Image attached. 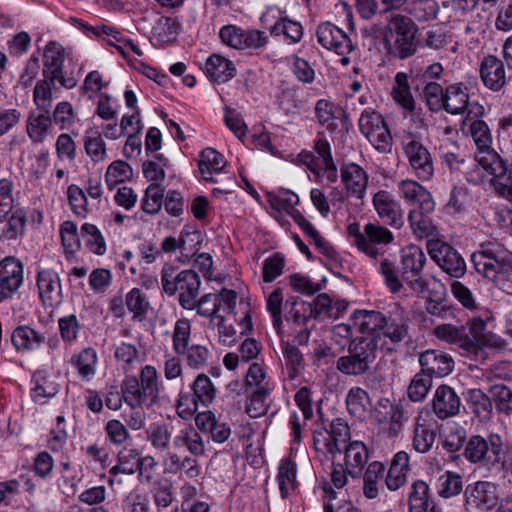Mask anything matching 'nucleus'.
I'll list each match as a JSON object with an SVG mask.
<instances>
[{
    "instance_id": "4",
    "label": "nucleus",
    "mask_w": 512,
    "mask_h": 512,
    "mask_svg": "<svg viewBox=\"0 0 512 512\" xmlns=\"http://www.w3.org/2000/svg\"><path fill=\"white\" fill-rule=\"evenodd\" d=\"M201 280L192 269H178L166 263L161 269V287L168 296L178 295L179 305L186 310L195 309V299L200 291Z\"/></svg>"
},
{
    "instance_id": "36",
    "label": "nucleus",
    "mask_w": 512,
    "mask_h": 512,
    "mask_svg": "<svg viewBox=\"0 0 512 512\" xmlns=\"http://www.w3.org/2000/svg\"><path fill=\"white\" fill-rule=\"evenodd\" d=\"M435 439V429L426 419L419 416L413 431V449L419 453H427L435 443Z\"/></svg>"
},
{
    "instance_id": "16",
    "label": "nucleus",
    "mask_w": 512,
    "mask_h": 512,
    "mask_svg": "<svg viewBox=\"0 0 512 512\" xmlns=\"http://www.w3.org/2000/svg\"><path fill=\"white\" fill-rule=\"evenodd\" d=\"M479 74L484 86L493 92H500L508 82L505 63L492 54L484 56L481 60Z\"/></svg>"
},
{
    "instance_id": "28",
    "label": "nucleus",
    "mask_w": 512,
    "mask_h": 512,
    "mask_svg": "<svg viewBox=\"0 0 512 512\" xmlns=\"http://www.w3.org/2000/svg\"><path fill=\"white\" fill-rule=\"evenodd\" d=\"M53 130L52 119L46 112H30L26 120V132L32 143H43Z\"/></svg>"
},
{
    "instance_id": "23",
    "label": "nucleus",
    "mask_w": 512,
    "mask_h": 512,
    "mask_svg": "<svg viewBox=\"0 0 512 512\" xmlns=\"http://www.w3.org/2000/svg\"><path fill=\"white\" fill-rule=\"evenodd\" d=\"M351 321H353L354 328L363 337H371L376 342V338L381 336L383 325L386 324V316L378 311L360 310L354 312Z\"/></svg>"
},
{
    "instance_id": "15",
    "label": "nucleus",
    "mask_w": 512,
    "mask_h": 512,
    "mask_svg": "<svg viewBox=\"0 0 512 512\" xmlns=\"http://www.w3.org/2000/svg\"><path fill=\"white\" fill-rule=\"evenodd\" d=\"M316 36L320 45L338 55H347L354 50L353 42L348 34L331 22L318 25Z\"/></svg>"
},
{
    "instance_id": "34",
    "label": "nucleus",
    "mask_w": 512,
    "mask_h": 512,
    "mask_svg": "<svg viewBox=\"0 0 512 512\" xmlns=\"http://www.w3.org/2000/svg\"><path fill=\"white\" fill-rule=\"evenodd\" d=\"M31 397L36 403H44L47 398L59 392V386L45 371H36L32 377Z\"/></svg>"
},
{
    "instance_id": "38",
    "label": "nucleus",
    "mask_w": 512,
    "mask_h": 512,
    "mask_svg": "<svg viewBox=\"0 0 512 512\" xmlns=\"http://www.w3.org/2000/svg\"><path fill=\"white\" fill-rule=\"evenodd\" d=\"M198 165L202 178L205 181H213L212 174L221 172L226 165V160L220 152L207 147L201 152Z\"/></svg>"
},
{
    "instance_id": "45",
    "label": "nucleus",
    "mask_w": 512,
    "mask_h": 512,
    "mask_svg": "<svg viewBox=\"0 0 512 512\" xmlns=\"http://www.w3.org/2000/svg\"><path fill=\"white\" fill-rule=\"evenodd\" d=\"M140 453L137 449L132 447H124L118 453V462L110 468V475L134 474L138 471Z\"/></svg>"
},
{
    "instance_id": "13",
    "label": "nucleus",
    "mask_w": 512,
    "mask_h": 512,
    "mask_svg": "<svg viewBox=\"0 0 512 512\" xmlns=\"http://www.w3.org/2000/svg\"><path fill=\"white\" fill-rule=\"evenodd\" d=\"M64 52L62 47L50 42L43 54V76L50 80H57L61 87L72 89L77 85V79L73 76H65L63 72Z\"/></svg>"
},
{
    "instance_id": "42",
    "label": "nucleus",
    "mask_w": 512,
    "mask_h": 512,
    "mask_svg": "<svg viewBox=\"0 0 512 512\" xmlns=\"http://www.w3.org/2000/svg\"><path fill=\"white\" fill-rule=\"evenodd\" d=\"M430 213L420 208H414L408 214L411 229L416 237L420 239L431 237L435 233L436 227L429 217Z\"/></svg>"
},
{
    "instance_id": "30",
    "label": "nucleus",
    "mask_w": 512,
    "mask_h": 512,
    "mask_svg": "<svg viewBox=\"0 0 512 512\" xmlns=\"http://www.w3.org/2000/svg\"><path fill=\"white\" fill-rule=\"evenodd\" d=\"M364 230V238L368 247L376 251L375 254L366 256L376 260L379 256L384 254V250L381 246L390 244L394 240V236L390 230L378 223H368L364 226Z\"/></svg>"
},
{
    "instance_id": "10",
    "label": "nucleus",
    "mask_w": 512,
    "mask_h": 512,
    "mask_svg": "<svg viewBox=\"0 0 512 512\" xmlns=\"http://www.w3.org/2000/svg\"><path fill=\"white\" fill-rule=\"evenodd\" d=\"M465 507L470 512H492L500 503L499 486L491 481H477L464 492Z\"/></svg>"
},
{
    "instance_id": "11",
    "label": "nucleus",
    "mask_w": 512,
    "mask_h": 512,
    "mask_svg": "<svg viewBox=\"0 0 512 512\" xmlns=\"http://www.w3.org/2000/svg\"><path fill=\"white\" fill-rule=\"evenodd\" d=\"M427 248L431 259L449 276L460 278L466 272V262L451 245L439 239H430Z\"/></svg>"
},
{
    "instance_id": "59",
    "label": "nucleus",
    "mask_w": 512,
    "mask_h": 512,
    "mask_svg": "<svg viewBox=\"0 0 512 512\" xmlns=\"http://www.w3.org/2000/svg\"><path fill=\"white\" fill-rule=\"evenodd\" d=\"M191 323L186 318L178 319L172 334V347L176 355L183 353L189 347Z\"/></svg>"
},
{
    "instance_id": "63",
    "label": "nucleus",
    "mask_w": 512,
    "mask_h": 512,
    "mask_svg": "<svg viewBox=\"0 0 512 512\" xmlns=\"http://www.w3.org/2000/svg\"><path fill=\"white\" fill-rule=\"evenodd\" d=\"M422 97L431 111L438 112L443 109L445 91L440 84L428 81L422 90Z\"/></svg>"
},
{
    "instance_id": "39",
    "label": "nucleus",
    "mask_w": 512,
    "mask_h": 512,
    "mask_svg": "<svg viewBox=\"0 0 512 512\" xmlns=\"http://www.w3.org/2000/svg\"><path fill=\"white\" fill-rule=\"evenodd\" d=\"M277 481L283 499H286L298 487L297 465L290 458H284L280 461Z\"/></svg>"
},
{
    "instance_id": "47",
    "label": "nucleus",
    "mask_w": 512,
    "mask_h": 512,
    "mask_svg": "<svg viewBox=\"0 0 512 512\" xmlns=\"http://www.w3.org/2000/svg\"><path fill=\"white\" fill-rule=\"evenodd\" d=\"M271 390L272 387L265 383L252 392L246 404V413L251 418H258L267 412V399Z\"/></svg>"
},
{
    "instance_id": "53",
    "label": "nucleus",
    "mask_w": 512,
    "mask_h": 512,
    "mask_svg": "<svg viewBox=\"0 0 512 512\" xmlns=\"http://www.w3.org/2000/svg\"><path fill=\"white\" fill-rule=\"evenodd\" d=\"M84 148L88 156L95 163L106 159V144L98 131H87L84 136Z\"/></svg>"
},
{
    "instance_id": "1",
    "label": "nucleus",
    "mask_w": 512,
    "mask_h": 512,
    "mask_svg": "<svg viewBox=\"0 0 512 512\" xmlns=\"http://www.w3.org/2000/svg\"><path fill=\"white\" fill-rule=\"evenodd\" d=\"M426 256L416 245H408L401 250V277L398 276L395 265L387 258L381 260L378 271L384 277L386 286L392 293H398L402 281L416 294L427 290L428 282L423 276Z\"/></svg>"
},
{
    "instance_id": "31",
    "label": "nucleus",
    "mask_w": 512,
    "mask_h": 512,
    "mask_svg": "<svg viewBox=\"0 0 512 512\" xmlns=\"http://www.w3.org/2000/svg\"><path fill=\"white\" fill-rule=\"evenodd\" d=\"M37 286L40 297L44 302L50 304L57 302L61 298V284L58 274L51 270L45 269L38 272Z\"/></svg>"
},
{
    "instance_id": "58",
    "label": "nucleus",
    "mask_w": 512,
    "mask_h": 512,
    "mask_svg": "<svg viewBox=\"0 0 512 512\" xmlns=\"http://www.w3.org/2000/svg\"><path fill=\"white\" fill-rule=\"evenodd\" d=\"M125 305L134 319H142L150 308L146 295L139 288H133L126 294Z\"/></svg>"
},
{
    "instance_id": "18",
    "label": "nucleus",
    "mask_w": 512,
    "mask_h": 512,
    "mask_svg": "<svg viewBox=\"0 0 512 512\" xmlns=\"http://www.w3.org/2000/svg\"><path fill=\"white\" fill-rule=\"evenodd\" d=\"M341 181L348 197L363 199L368 186V174L356 163L343 164L340 169Z\"/></svg>"
},
{
    "instance_id": "61",
    "label": "nucleus",
    "mask_w": 512,
    "mask_h": 512,
    "mask_svg": "<svg viewBox=\"0 0 512 512\" xmlns=\"http://www.w3.org/2000/svg\"><path fill=\"white\" fill-rule=\"evenodd\" d=\"M271 34L284 35L290 43H298L303 36V27L299 22L282 18L271 27Z\"/></svg>"
},
{
    "instance_id": "52",
    "label": "nucleus",
    "mask_w": 512,
    "mask_h": 512,
    "mask_svg": "<svg viewBox=\"0 0 512 512\" xmlns=\"http://www.w3.org/2000/svg\"><path fill=\"white\" fill-rule=\"evenodd\" d=\"M346 405L352 416L361 418L370 406L369 395L364 389L353 387L347 394Z\"/></svg>"
},
{
    "instance_id": "40",
    "label": "nucleus",
    "mask_w": 512,
    "mask_h": 512,
    "mask_svg": "<svg viewBox=\"0 0 512 512\" xmlns=\"http://www.w3.org/2000/svg\"><path fill=\"white\" fill-rule=\"evenodd\" d=\"M121 389L124 393V401L133 409L142 406L151 407L155 404L150 397L144 396L142 386L135 376L126 377L121 384Z\"/></svg>"
},
{
    "instance_id": "54",
    "label": "nucleus",
    "mask_w": 512,
    "mask_h": 512,
    "mask_svg": "<svg viewBox=\"0 0 512 512\" xmlns=\"http://www.w3.org/2000/svg\"><path fill=\"white\" fill-rule=\"evenodd\" d=\"M267 200L270 207L277 213L292 212L293 207L299 203L298 196L289 190H279L276 193L270 192L267 194Z\"/></svg>"
},
{
    "instance_id": "27",
    "label": "nucleus",
    "mask_w": 512,
    "mask_h": 512,
    "mask_svg": "<svg viewBox=\"0 0 512 512\" xmlns=\"http://www.w3.org/2000/svg\"><path fill=\"white\" fill-rule=\"evenodd\" d=\"M344 464L350 471L352 478H358L369 460V452L362 441H352L342 448Z\"/></svg>"
},
{
    "instance_id": "50",
    "label": "nucleus",
    "mask_w": 512,
    "mask_h": 512,
    "mask_svg": "<svg viewBox=\"0 0 512 512\" xmlns=\"http://www.w3.org/2000/svg\"><path fill=\"white\" fill-rule=\"evenodd\" d=\"M195 398L200 404L207 407L216 397V388L206 374H199L191 385Z\"/></svg>"
},
{
    "instance_id": "32",
    "label": "nucleus",
    "mask_w": 512,
    "mask_h": 512,
    "mask_svg": "<svg viewBox=\"0 0 512 512\" xmlns=\"http://www.w3.org/2000/svg\"><path fill=\"white\" fill-rule=\"evenodd\" d=\"M11 341L17 351L38 349L45 341V335L29 326L23 325L14 329Z\"/></svg>"
},
{
    "instance_id": "19",
    "label": "nucleus",
    "mask_w": 512,
    "mask_h": 512,
    "mask_svg": "<svg viewBox=\"0 0 512 512\" xmlns=\"http://www.w3.org/2000/svg\"><path fill=\"white\" fill-rule=\"evenodd\" d=\"M421 371L432 377H444L454 368L452 357L439 350H426L419 356Z\"/></svg>"
},
{
    "instance_id": "7",
    "label": "nucleus",
    "mask_w": 512,
    "mask_h": 512,
    "mask_svg": "<svg viewBox=\"0 0 512 512\" xmlns=\"http://www.w3.org/2000/svg\"><path fill=\"white\" fill-rule=\"evenodd\" d=\"M378 344L371 337H361L354 340L349 348L348 354L337 360V369L346 375H362L374 362Z\"/></svg>"
},
{
    "instance_id": "24",
    "label": "nucleus",
    "mask_w": 512,
    "mask_h": 512,
    "mask_svg": "<svg viewBox=\"0 0 512 512\" xmlns=\"http://www.w3.org/2000/svg\"><path fill=\"white\" fill-rule=\"evenodd\" d=\"M378 422L388 424V435L396 437L403 427V409L387 398L378 401L375 411Z\"/></svg>"
},
{
    "instance_id": "51",
    "label": "nucleus",
    "mask_w": 512,
    "mask_h": 512,
    "mask_svg": "<svg viewBox=\"0 0 512 512\" xmlns=\"http://www.w3.org/2000/svg\"><path fill=\"white\" fill-rule=\"evenodd\" d=\"M409 512H427L429 507V487L421 480L412 484L409 493Z\"/></svg>"
},
{
    "instance_id": "25",
    "label": "nucleus",
    "mask_w": 512,
    "mask_h": 512,
    "mask_svg": "<svg viewBox=\"0 0 512 512\" xmlns=\"http://www.w3.org/2000/svg\"><path fill=\"white\" fill-rule=\"evenodd\" d=\"M206 77L215 83H226L236 75L234 63L220 54L210 55L203 66Z\"/></svg>"
},
{
    "instance_id": "6",
    "label": "nucleus",
    "mask_w": 512,
    "mask_h": 512,
    "mask_svg": "<svg viewBox=\"0 0 512 512\" xmlns=\"http://www.w3.org/2000/svg\"><path fill=\"white\" fill-rule=\"evenodd\" d=\"M463 454L466 460L474 464L503 467L505 462L503 441L497 434H490L487 438L471 436L466 442Z\"/></svg>"
},
{
    "instance_id": "14",
    "label": "nucleus",
    "mask_w": 512,
    "mask_h": 512,
    "mask_svg": "<svg viewBox=\"0 0 512 512\" xmlns=\"http://www.w3.org/2000/svg\"><path fill=\"white\" fill-rule=\"evenodd\" d=\"M433 333L438 339L457 345L467 352L475 353L480 345L478 334L468 331L464 326L440 324L434 328Z\"/></svg>"
},
{
    "instance_id": "60",
    "label": "nucleus",
    "mask_w": 512,
    "mask_h": 512,
    "mask_svg": "<svg viewBox=\"0 0 512 512\" xmlns=\"http://www.w3.org/2000/svg\"><path fill=\"white\" fill-rule=\"evenodd\" d=\"M81 235L85 240L88 249L97 255H103L106 252V242L99 229L90 223H85L81 227Z\"/></svg>"
},
{
    "instance_id": "37",
    "label": "nucleus",
    "mask_w": 512,
    "mask_h": 512,
    "mask_svg": "<svg viewBox=\"0 0 512 512\" xmlns=\"http://www.w3.org/2000/svg\"><path fill=\"white\" fill-rule=\"evenodd\" d=\"M385 466L379 461L371 462L363 474V494L368 499L378 497L382 489Z\"/></svg>"
},
{
    "instance_id": "33",
    "label": "nucleus",
    "mask_w": 512,
    "mask_h": 512,
    "mask_svg": "<svg viewBox=\"0 0 512 512\" xmlns=\"http://www.w3.org/2000/svg\"><path fill=\"white\" fill-rule=\"evenodd\" d=\"M469 103L467 87L461 83L451 84L445 90L443 109L452 115L462 114Z\"/></svg>"
},
{
    "instance_id": "55",
    "label": "nucleus",
    "mask_w": 512,
    "mask_h": 512,
    "mask_svg": "<svg viewBox=\"0 0 512 512\" xmlns=\"http://www.w3.org/2000/svg\"><path fill=\"white\" fill-rule=\"evenodd\" d=\"M57 80H50L48 77H44L43 80L38 81L33 91V101L38 109L42 112H49L52 101V90L56 89L55 83Z\"/></svg>"
},
{
    "instance_id": "20",
    "label": "nucleus",
    "mask_w": 512,
    "mask_h": 512,
    "mask_svg": "<svg viewBox=\"0 0 512 512\" xmlns=\"http://www.w3.org/2000/svg\"><path fill=\"white\" fill-rule=\"evenodd\" d=\"M373 205L378 216L384 223L400 227L403 223L402 209L397 200L385 190H380L373 196Z\"/></svg>"
},
{
    "instance_id": "3",
    "label": "nucleus",
    "mask_w": 512,
    "mask_h": 512,
    "mask_svg": "<svg viewBox=\"0 0 512 512\" xmlns=\"http://www.w3.org/2000/svg\"><path fill=\"white\" fill-rule=\"evenodd\" d=\"M187 450L194 456L205 453V445L200 433L193 427H185L173 437L171 450L163 460L165 470L172 474L184 471L189 478H196L200 474V467L196 459L182 456L181 452Z\"/></svg>"
},
{
    "instance_id": "8",
    "label": "nucleus",
    "mask_w": 512,
    "mask_h": 512,
    "mask_svg": "<svg viewBox=\"0 0 512 512\" xmlns=\"http://www.w3.org/2000/svg\"><path fill=\"white\" fill-rule=\"evenodd\" d=\"M362 135L381 153L389 152L393 139L383 116L372 108H365L358 120Z\"/></svg>"
},
{
    "instance_id": "46",
    "label": "nucleus",
    "mask_w": 512,
    "mask_h": 512,
    "mask_svg": "<svg viewBox=\"0 0 512 512\" xmlns=\"http://www.w3.org/2000/svg\"><path fill=\"white\" fill-rule=\"evenodd\" d=\"M71 363L83 379L90 380L96 372V351L91 347L84 348L79 354L71 358Z\"/></svg>"
},
{
    "instance_id": "17",
    "label": "nucleus",
    "mask_w": 512,
    "mask_h": 512,
    "mask_svg": "<svg viewBox=\"0 0 512 512\" xmlns=\"http://www.w3.org/2000/svg\"><path fill=\"white\" fill-rule=\"evenodd\" d=\"M397 194L407 204L414 205L426 212H433L435 202L431 193L420 183L412 179H403L397 183Z\"/></svg>"
},
{
    "instance_id": "9",
    "label": "nucleus",
    "mask_w": 512,
    "mask_h": 512,
    "mask_svg": "<svg viewBox=\"0 0 512 512\" xmlns=\"http://www.w3.org/2000/svg\"><path fill=\"white\" fill-rule=\"evenodd\" d=\"M402 146L413 174L421 181L431 180L434 175V161L421 139L408 133L403 136Z\"/></svg>"
},
{
    "instance_id": "62",
    "label": "nucleus",
    "mask_w": 512,
    "mask_h": 512,
    "mask_svg": "<svg viewBox=\"0 0 512 512\" xmlns=\"http://www.w3.org/2000/svg\"><path fill=\"white\" fill-rule=\"evenodd\" d=\"M432 386V378L424 372H418L412 378L407 389L408 397L413 402L422 401Z\"/></svg>"
},
{
    "instance_id": "21",
    "label": "nucleus",
    "mask_w": 512,
    "mask_h": 512,
    "mask_svg": "<svg viewBox=\"0 0 512 512\" xmlns=\"http://www.w3.org/2000/svg\"><path fill=\"white\" fill-rule=\"evenodd\" d=\"M461 400L454 389L447 385L437 387L432 399L433 412L439 419H447L460 411Z\"/></svg>"
},
{
    "instance_id": "35",
    "label": "nucleus",
    "mask_w": 512,
    "mask_h": 512,
    "mask_svg": "<svg viewBox=\"0 0 512 512\" xmlns=\"http://www.w3.org/2000/svg\"><path fill=\"white\" fill-rule=\"evenodd\" d=\"M480 166L494 177L493 180L512 185V161L508 162L499 154H488L480 160Z\"/></svg>"
},
{
    "instance_id": "12",
    "label": "nucleus",
    "mask_w": 512,
    "mask_h": 512,
    "mask_svg": "<svg viewBox=\"0 0 512 512\" xmlns=\"http://www.w3.org/2000/svg\"><path fill=\"white\" fill-rule=\"evenodd\" d=\"M24 281L22 262L8 256L0 261V303L12 299Z\"/></svg>"
},
{
    "instance_id": "49",
    "label": "nucleus",
    "mask_w": 512,
    "mask_h": 512,
    "mask_svg": "<svg viewBox=\"0 0 512 512\" xmlns=\"http://www.w3.org/2000/svg\"><path fill=\"white\" fill-rule=\"evenodd\" d=\"M315 113L322 126H325L329 130H334L337 127L336 119L344 112L334 103L321 99L316 103Z\"/></svg>"
},
{
    "instance_id": "26",
    "label": "nucleus",
    "mask_w": 512,
    "mask_h": 512,
    "mask_svg": "<svg viewBox=\"0 0 512 512\" xmlns=\"http://www.w3.org/2000/svg\"><path fill=\"white\" fill-rule=\"evenodd\" d=\"M195 424L200 431L208 433L215 443H224L231 435L230 425L220 421L211 411L197 414Z\"/></svg>"
},
{
    "instance_id": "41",
    "label": "nucleus",
    "mask_w": 512,
    "mask_h": 512,
    "mask_svg": "<svg viewBox=\"0 0 512 512\" xmlns=\"http://www.w3.org/2000/svg\"><path fill=\"white\" fill-rule=\"evenodd\" d=\"M470 134L478 148L475 158L480 164V160L488 154H498L491 149L492 136L488 125L483 120H475L470 125Z\"/></svg>"
},
{
    "instance_id": "5",
    "label": "nucleus",
    "mask_w": 512,
    "mask_h": 512,
    "mask_svg": "<svg viewBox=\"0 0 512 512\" xmlns=\"http://www.w3.org/2000/svg\"><path fill=\"white\" fill-rule=\"evenodd\" d=\"M418 28L414 21L402 14H393L383 33V46L388 55L405 59L416 52L415 35Z\"/></svg>"
},
{
    "instance_id": "29",
    "label": "nucleus",
    "mask_w": 512,
    "mask_h": 512,
    "mask_svg": "<svg viewBox=\"0 0 512 512\" xmlns=\"http://www.w3.org/2000/svg\"><path fill=\"white\" fill-rule=\"evenodd\" d=\"M409 471V455L405 451L397 452L392 458L390 467L385 477V484L391 491H395L406 483V475Z\"/></svg>"
},
{
    "instance_id": "56",
    "label": "nucleus",
    "mask_w": 512,
    "mask_h": 512,
    "mask_svg": "<svg viewBox=\"0 0 512 512\" xmlns=\"http://www.w3.org/2000/svg\"><path fill=\"white\" fill-rule=\"evenodd\" d=\"M139 384L142 386L144 396L150 397L154 403L159 398L158 372L152 365H145L140 372Z\"/></svg>"
},
{
    "instance_id": "48",
    "label": "nucleus",
    "mask_w": 512,
    "mask_h": 512,
    "mask_svg": "<svg viewBox=\"0 0 512 512\" xmlns=\"http://www.w3.org/2000/svg\"><path fill=\"white\" fill-rule=\"evenodd\" d=\"M185 357L188 367L192 369H203L210 364L213 357L212 351L205 345L193 344L180 353Z\"/></svg>"
},
{
    "instance_id": "44",
    "label": "nucleus",
    "mask_w": 512,
    "mask_h": 512,
    "mask_svg": "<svg viewBox=\"0 0 512 512\" xmlns=\"http://www.w3.org/2000/svg\"><path fill=\"white\" fill-rule=\"evenodd\" d=\"M27 222L26 214L22 210H16L0 229V241L11 242L22 237Z\"/></svg>"
},
{
    "instance_id": "22",
    "label": "nucleus",
    "mask_w": 512,
    "mask_h": 512,
    "mask_svg": "<svg viewBox=\"0 0 512 512\" xmlns=\"http://www.w3.org/2000/svg\"><path fill=\"white\" fill-rule=\"evenodd\" d=\"M328 437L322 433L314 436L315 445H319L321 440L319 436L323 437V446L331 455L341 453L342 448L347 445L350 439V429L348 424L341 418L334 419L330 424V430L326 431Z\"/></svg>"
},
{
    "instance_id": "2",
    "label": "nucleus",
    "mask_w": 512,
    "mask_h": 512,
    "mask_svg": "<svg viewBox=\"0 0 512 512\" xmlns=\"http://www.w3.org/2000/svg\"><path fill=\"white\" fill-rule=\"evenodd\" d=\"M475 270L501 289L510 287L512 252L495 239L481 242L471 255Z\"/></svg>"
},
{
    "instance_id": "43",
    "label": "nucleus",
    "mask_w": 512,
    "mask_h": 512,
    "mask_svg": "<svg viewBox=\"0 0 512 512\" xmlns=\"http://www.w3.org/2000/svg\"><path fill=\"white\" fill-rule=\"evenodd\" d=\"M147 439L158 452L167 454L171 450L172 434L165 423H153L147 429Z\"/></svg>"
},
{
    "instance_id": "64",
    "label": "nucleus",
    "mask_w": 512,
    "mask_h": 512,
    "mask_svg": "<svg viewBox=\"0 0 512 512\" xmlns=\"http://www.w3.org/2000/svg\"><path fill=\"white\" fill-rule=\"evenodd\" d=\"M58 329L62 340L73 344L78 339L81 323L75 314H69L58 319Z\"/></svg>"
},
{
    "instance_id": "57",
    "label": "nucleus",
    "mask_w": 512,
    "mask_h": 512,
    "mask_svg": "<svg viewBox=\"0 0 512 512\" xmlns=\"http://www.w3.org/2000/svg\"><path fill=\"white\" fill-rule=\"evenodd\" d=\"M468 404L472 412L481 419H489L492 414V402L490 398L480 389L468 391Z\"/></svg>"
}]
</instances>
